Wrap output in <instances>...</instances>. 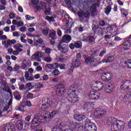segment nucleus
<instances>
[{
    "label": "nucleus",
    "mask_w": 131,
    "mask_h": 131,
    "mask_svg": "<svg viewBox=\"0 0 131 131\" xmlns=\"http://www.w3.org/2000/svg\"><path fill=\"white\" fill-rule=\"evenodd\" d=\"M40 5V6H36L35 9L37 10V11H39V10H46V3L41 2Z\"/></svg>",
    "instance_id": "obj_31"
},
{
    "label": "nucleus",
    "mask_w": 131,
    "mask_h": 131,
    "mask_svg": "<svg viewBox=\"0 0 131 131\" xmlns=\"http://www.w3.org/2000/svg\"><path fill=\"white\" fill-rule=\"evenodd\" d=\"M74 118L77 121H81V120H83V119H85V116L83 115L75 114L74 116Z\"/></svg>",
    "instance_id": "obj_23"
},
{
    "label": "nucleus",
    "mask_w": 131,
    "mask_h": 131,
    "mask_svg": "<svg viewBox=\"0 0 131 131\" xmlns=\"http://www.w3.org/2000/svg\"><path fill=\"white\" fill-rule=\"evenodd\" d=\"M60 112V110H57L53 111L51 113H49L48 115V118H53L56 115V114H58Z\"/></svg>",
    "instance_id": "obj_30"
},
{
    "label": "nucleus",
    "mask_w": 131,
    "mask_h": 131,
    "mask_svg": "<svg viewBox=\"0 0 131 131\" xmlns=\"http://www.w3.org/2000/svg\"><path fill=\"white\" fill-rule=\"evenodd\" d=\"M90 10L92 13V16H94V15L96 14V13H97V9H96V5H93L91 7Z\"/></svg>",
    "instance_id": "obj_33"
},
{
    "label": "nucleus",
    "mask_w": 131,
    "mask_h": 131,
    "mask_svg": "<svg viewBox=\"0 0 131 131\" xmlns=\"http://www.w3.org/2000/svg\"><path fill=\"white\" fill-rule=\"evenodd\" d=\"M43 80H49V76L48 75H44L43 76Z\"/></svg>",
    "instance_id": "obj_63"
},
{
    "label": "nucleus",
    "mask_w": 131,
    "mask_h": 131,
    "mask_svg": "<svg viewBox=\"0 0 131 131\" xmlns=\"http://www.w3.org/2000/svg\"><path fill=\"white\" fill-rule=\"evenodd\" d=\"M117 32L118 31V28H117V26H111L110 27L106 28V33H112V32Z\"/></svg>",
    "instance_id": "obj_15"
},
{
    "label": "nucleus",
    "mask_w": 131,
    "mask_h": 131,
    "mask_svg": "<svg viewBox=\"0 0 131 131\" xmlns=\"http://www.w3.org/2000/svg\"><path fill=\"white\" fill-rule=\"evenodd\" d=\"M83 57H84V59L85 60V62L87 64H89V63H93V62L97 63V59H96V58H95L94 57H93L92 58L88 55H84Z\"/></svg>",
    "instance_id": "obj_19"
},
{
    "label": "nucleus",
    "mask_w": 131,
    "mask_h": 131,
    "mask_svg": "<svg viewBox=\"0 0 131 131\" xmlns=\"http://www.w3.org/2000/svg\"><path fill=\"white\" fill-rule=\"evenodd\" d=\"M31 86H32V83L31 82H29L26 84V88L28 89L29 91H30V89L29 88H31Z\"/></svg>",
    "instance_id": "obj_59"
},
{
    "label": "nucleus",
    "mask_w": 131,
    "mask_h": 131,
    "mask_svg": "<svg viewBox=\"0 0 131 131\" xmlns=\"http://www.w3.org/2000/svg\"><path fill=\"white\" fill-rule=\"evenodd\" d=\"M131 89V82L129 81H126L122 82V84L121 85V90L125 91L126 90Z\"/></svg>",
    "instance_id": "obj_9"
},
{
    "label": "nucleus",
    "mask_w": 131,
    "mask_h": 131,
    "mask_svg": "<svg viewBox=\"0 0 131 131\" xmlns=\"http://www.w3.org/2000/svg\"><path fill=\"white\" fill-rule=\"evenodd\" d=\"M93 30L94 32H97L98 34V35H104V29L98 27L97 26H95L93 28Z\"/></svg>",
    "instance_id": "obj_16"
},
{
    "label": "nucleus",
    "mask_w": 131,
    "mask_h": 131,
    "mask_svg": "<svg viewBox=\"0 0 131 131\" xmlns=\"http://www.w3.org/2000/svg\"><path fill=\"white\" fill-rule=\"evenodd\" d=\"M43 61L47 63H51L52 62V57L51 56L46 57L44 58Z\"/></svg>",
    "instance_id": "obj_48"
},
{
    "label": "nucleus",
    "mask_w": 131,
    "mask_h": 131,
    "mask_svg": "<svg viewBox=\"0 0 131 131\" xmlns=\"http://www.w3.org/2000/svg\"><path fill=\"white\" fill-rule=\"evenodd\" d=\"M13 36L15 37H19L20 36V32H14L13 33Z\"/></svg>",
    "instance_id": "obj_55"
},
{
    "label": "nucleus",
    "mask_w": 131,
    "mask_h": 131,
    "mask_svg": "<svg viewBox=\"0 0 131 131\" xmlns=\"http://www.w3.org/2000/svg\"><path fill=\"white\" fill-rule=\"evenodd\" d=\"M49 36L53 40H55V39H57V35L56 34V31H55V30H52L50 31Z\"/></svg>",
    "instance_id": "obj_29"
},
{
    "label": "nucleus",
    "mask_w": 131,
    "mask_h": 131,
    "mask_svg": "<svg viewBox=\"0 0 131 131\" xmlns=\"http://www.w3.org/2000/svg\"><path fill=\"white\" fill-rule=\"evenodd\" d=\"M122 15H123L124 17H126L127 15H128V12L124 8H122L120 10Z\"/></svg>",
    "instance_id": "obj_40"
},
{
    "label": "nucleus",
    "mask_w": 131,
    "mask_h": 131,
    "mask_svg": "<svg viewBox=\"0 0 131 131\" xmlns=\"http://www.w3.org/2000/svg\"><path fill=\"white\" fill-rule=\"evenodd\" d=\"M101 79L104 81H108V80L112 79V76L110 73L105 72L102 75Z\"/></svg>",
    "instance_id": "obj_13"
},
{
    "label": "nucleus",
    "mask_w": 131,
    "mask_h": 131,
    "mask_svg": "<svg viewBox=\"0 0 131 131\" xmlns=\"http://www.w3.org/2000/svg\"><path fill=\"white\" fill-rule=\"evenodd\" d=\"M19 69H20V67L18 65H15L13 68L14 71H18Z\"/></svg>",
    "instance_id": "obj_60"
},
{
    "label": "nucleus",
    "mask_w": 131,
    "mask_h": 131,
    "mask_svg": "<svg viewBox=\"0 0 131 131\" xmlns=\"http://www.w3.org/2000/svg\"><path fill=\"white\" fill-rule=\"evenodd\" d=\"M57 49L62 54H66L68 52V45L63 43L60 41L57 46Z\"/></svg>",
    "instance_id": "obj_5"
},
{
    "label": "nucleus",
    "mask_w": 131,
    "mask_h": 131,
    "mask_svg": "<svg viewBox=\"0 0 131 131\" xmlns=\"http://www.w3.org/2000/svg\"><path fill=\"white\" fill-rule=\"evenodd\" d=\"M130 96H131V92L130 91H129L128 93L124 96L123 99H124L125 100H127L128 98L130 97Z\"/></svg>",
    "instance_id": "obj_53"
},
{
    "label": "nucleus",
    "mask_w": 131,
    "mask_h": 131,
    "mask_svg": "<svg viewBox=\"0 0 131 131\" xmlns=\"http://www.w3.org/2000/svg\"><path fill=\"white\" fill-rule=\"evenodd\" d=\"M14 49L15 50H16V51H18V52H21L23 51V46L21 43H17L14 46Z\"/></svg>",
    "instance_id": "obj_28"
},
{
    "label": "nucleus",
    "mask_w": 131,
    "mask_h": 131,
    "mask_svg": "<svg viewBox=\"0 0 131 131\" xmlns=\"http://www.w3.org/2000/svg\"><path fill=\"white\" fill-rule=\"evenodd\" d=\"M57 34L58 36H62V31L60 29H58L57 30Z\"/></svg>",
    "instance_id": "obj_64"
},
{
    "label": "nucleus",
    "mask_w": 131,
    "mask_h": 131,
    "mask_svg": "<svg viewBox=\"0 0 131 131\" xmlns=\"http://www.w3.org/2000/svg\"><path fill=\"white\" fill-rule=\"evenodd\" d=\"M64 94V85H59L56 90V95L59 97H62Z\"/></svg>",
    "instance_id": "obj_14"
},
{
    "label": "nucleus",
    "mask_w": 131,
    "mask_h": 131,
    "mask_svg": "<svg viewBox=\"0 0 131 131\" xmlns=\"http://www.w3.org/2000/svg\"><path fill=\"white\" fill-rule=\"evenodd\" d=\"M96 89L97 91H102L103 90V88H104V85L103 83L100 81H96L95 82Z\"/></svg>",
    "instance_id": "obj_26"
},
{
    "label": "nucleus",
    "mask_w": 131,
    "mask_h": 131,
    "mask_svg": "<svg viewBox=\"0 0 131 131\" xmlns=\"http://www.w3.org/2000/svg\"><path fill=\"white\" fill-rule=\"evenodd\" d=\"M104 88L106 93H107L108 94L112 93V92H113V90H114V86L112 84H106L104 86Z\"/></svg>",
    "instance_id": "obj_18"
},
{
    "label": "nucleus",
    "mask_w": 131,
    "mask_h": 131,
    "mask_svg": "<svg viewBox=\"0 0 131 131\" xmlns=\"http://www.w3.org/2000/svg\"><path fill=\"white\" fill-rule=\"evenodd\" d=\"M26 80H28L29 81H33V80H34V78H33V77H31L30 76H29L27 79H26Z\"/></svg>",
    "instance_id": "obj_61"
},
{
    "label": "nucleus",
    "mask_w": 131,
    "mask_h": 131,
    "mask_svg": "<svg viewBox=\"0 0 131 131\" xmlns=\"http://www.w3.org/2000/svg\"><path fill=\"white\" fill-rule=\"evenodd\" d=\"M27 99H32L33 98V94L29 93L27 95Z\"/></svg>",
    "instance_id": "obj_58"
},
{
    "label": "nucleus",
    "mask_w": 131,
    "mask_h": 131,
    "mask_svg": "<svg viewBox=\"0 0 131 131\" xmlns=\"http://www.w3.org/2000/svg\"><path fill=\"white\" fill-rule=\"evenodd\" d=\"M25 18L26 20H33V19H35V17H34V16H31L29 15H26L25 16Z\"/></svg>",
    "instance_id": "obj_49"
},
{
    "label": "nucleus",
    "mask_w": 131,
    "mask_h": 131,
    "mask_svg": "<svg viewBox=\"0 0 131 131\" xmlns=\"http://www.w3.org/2000/svg\"><path fill=\"white\" fill-rule=\"evenodd\" d=\"M34 86H35L36 89H42V88H43V84L40 82H37L35 84Z\"/></svg>",
    "instance_id": "obj_41"
},
{
    "label": "nucleus",
    "mask_w": 131,
    "mask_h": 131,
    "mask_svg": "<svg viewBox=\"0 0 131 131\" xmlns=\"http://www.w3.org/2000/svg\"><path fill=\"white\" fill-rule=\"evenodd\" d=\"M115 60V56H112L107 58V59H103L101 61V63H111V62H113Z\"/></svg>",
    "instance_id": "obj_25"
},
{
    "label": "nucleus",
    "mask_w": 131,
    "mask_h": 131,
    "mask_svg": "<svg viewBox=\"0 0 131 131\" xmlns=\"http://www.w3.org/2000/svg\"><path fill=\"white\" fill-rule=\"evenodd\" d=\"M4 131H15V128L10 125H7L5 126Z\"/></svg>",
    "instance_id": "obj_38"
},
{
    "label": "nucleus",
    "mask_w": 131,
    "mask_h": 131,
    "mask_svg": "<svg viewBox=\"0 0 131 131\" xmlns=\"http://www.w3.org/2000/svg\"><path fill=\"white\" fill-rule=\"evenodd\" d=\"M77 15L81 20H83L85 18H88L89 17H91V13L90 12L82 10L78 11Z\"/></svg>",
    "instance_id": "obj_7"
},
{
    "label": "nucleus",
    "mask_w": 131,
    "mask_h": 131,
    "mask_svg": "<svg viewBox=\"0 0 131 131\" xmlns=\"http://www.w3.org/2000/svg\"><path fill=\"white\" fill-rule=\"evenodd\" d=\"M100 93L99 92H95L94 91H91L88 93V95L89 96L91 99L93 100H95V101H97L100 98Z\"/></svg>",
    "instance_id": "obj_10"
},
{
    "label": "nucleus",
    "mask_w": 131,
    "mask_h": 131,
    "mask_svg": "<svg viewBox=\"0 0 131 131\" xmlns=\"http://www.w3.org/2000/svg\"><path fill=\"white\" fill-rule=\"evenodd\" d=\"M42 33L44 35H48V34H49V29H46L43 30L42 31Z\"/></svg>",
    "instance_id": "obj_54"
},
{
    "label": "nucleus",
    "mask_w": 131,
    "mask_h": 131,
    "mask_svg": "<svg viewBox=\"0 0 131 131\" xmlns=\"http://www.w3.org/2000/svg\"><path fill=\"white\" fill-rule=\"evenodd\" d=\"M14 96L16 99V100H21V93H19L18 91H15L14 93Z\"/></svg>",
    "instance_id": "obj_37"
},
{
    "label": "nucleus",
    "mask_w": 131,
    "mask_h": 131,
    "mask_svg": "<svg viewBox=\"0 0 131 131\" xmlns=\"http://www.w3.org/2000/svg\"><path fill=\"white\" fill-rule=\"evenodd\" d=\"M104 54H106V49H104L102 51L100 52V53L99 54V56L103 57Z\"/></svg>",
    "instance_id": "obj_56"
},
{
    "label": "nucleus",
    "mask_w": 131,
    "mask_h": 131,
    "mask_svg": "<svg viewBox=\"0 0 131 131\" xmlns=\"http://www.w3.org/2000/svg\"><path fill=\"white\" fill-rule=\"evenodd\" d=\"M57 104H58V99H53V100L47 98L42 99L39 106L40 109H42V111L36 113L35 116V118L40 120L39 122H48L49 112L47 110H49L50 107H52V108L56 107Z\"/></svg>",
    "instance_id": "obj_1"
},
{
    "label": "nucleus",
    "mask_w": 131,
    "mask_h": 131,
    "mask_svg": "<svg viewBox=\"0 0 131 131\" xmlns=\"http://www.w3.org/2000/svg\"><path fill=\"white\" fill-rule=\"evenodd\" d=\"M81 63L78 58H74L73 60L72 66L73 67H80Z\"/></svg>",
    "instance_id": "obj_21"
},
{
    "label": "nucleus",
    "mask_w": 131,
    "mask_h": 131,
    "mask_svg": "<svg viewBox=\"0 0 131 131\" xmlns=\"http://www.w3.org/2000/svg\"><path fill=\"white\" fill-rule=\"evenodd\" d=\"M76 49H81V43L80 42H76L75 43Z\"/></svg>",
    "instance_id": "obj_51"
},
{
    "label": "nucleus",
    "mask_w": 131,
    "mask_h": 131,
    "mask_svg": "<svg viewBox=\"0 0 131 131\" xmlns=\"http://www.w3.org/2000/svg\"><path fill=\"white\" fill-rule=\"evenodd\" d=\"M45 19L49 22H55V19L53 17L46 16Z\"/></svg>",
    "instance_id": "obj_45"
},
{
    "label": "nucleus",
    "mask_w": 131,
    "mask_h": 131,
    "mask_svg": "<svg viewBox=\"0 0 131 131\" xmlns=\"http://www.w3.org/2000/svg\"><path fill=\"white\" fill-rule=\"evenodd\" d=\"M116 35H117V33H116L115 35L110 34V35H106L104 36V39L105 40H108V39H110L112 38V37H114Z\"/></svg>",
    "instance_id": "obj_39"
},
{
    "label": "nucleus",
    "mask_w": 131,
    "mask_h": 131,
    "mask_svg": "<svg viewBox=\"0 0 131 131\" xmlns=\"http://www.w3.org/2000/svg\"><path fill=\"white\" fill-rule=\"evenodd\" d=\"M84 129L85 131H96V125L90 120H86L85 122Z\"/></svg>",
    "instance_id": "obj_4"
},
{
    "label": "nucleus",
    "mask_w": 131,
    "mask_h": 131,
    "mask_svg": "<svg viewBox=\"0 0 131 131\" xmlns=\"http://www.w3.org/2000/svg\"><path fill=\"white\" fill-rule=\"evenodd\" d=\"M20 67V69H23V70H27V69H28L27 65H26V64H25L24 62L21 64Z\"/></svg>",
    "instance_id": "obj_42"
},
{
    "label": "nucleus",
    "mask_w": 131,
    "mask_h": 131,
    "mask_svg": "<svg viewBox=\"0 0 131 131\" xmlns=\"http://www.w3.org/2000/svg\"><path fill=\"white\" fill-rule=\"evenodd\" d=\"M16 127L21 130L27 129V127L26 126V124H25V121H18L16 123Z\"/></svg>",
    "instance_id": "obj_12"
},
{
    "label": "nucleus",
    "mask_w": 131,
    "mask_h": 131,
    "mask_svg": "<svg viewBox=\"0 0 131 131\" xmlns=\"http://www.w3.org/2000/svg\"><path fill=\"white\" fill-rule=\"evenodd\" d=\"M42 51H45L46 54L50 55L51 54V52H52V49L46 47V46H43L42 47Z\"/></svg>",
    "instance_id": "obj_36"
},
{
    "label": "nucleus",
    "mask_w": 131,
    "mask_h": 131,
    "mask_svg": "<svg viewBox=\"0 0 131 131\" xmlns=\"http://www.w3.org/2000/svg\"><path fill=\"white\" fill-rule=\"evenodd\" d=\"M125 66H127V68H129V69H131V59L123 63V67H125Z\"/></svg>",
    "instance_id": "obj_34"
},
{
    "label": "nucleus",
    "mask_w": 131,
    "mask_h": 131,
    "mask_svg": "<svg viewBox=\"0 0 131 131\" xmlns=\"http://www.w3.org/2000/svg\"><path fill=\"white\" fill-rule=\"evenodd\" d=\"M96 118L97 119H101V118H103V117L105 116V115L107 114V112L104 111V110L101 108L98 107L96 109Z\"/></svg>",
    "instance_id": "obj_8"
},
{
    "label": "nucleus",
    "mask_w": 131,
    "mask_h": 131,
    "mask_svg": "<svg viewBox=\"0 0 131 131\" xmlns=\"http://www.w3.org/2000/svg\"><path fill=\"white\" fill-rule=\"evenodd\" d=\"M120 48L122 51H127L130 48V42L128 40L124 41L123 44L119 46Z\"/></svg>",
    "instance_id": "obj_11"
},
{
    "label": "nucleus",
    "mask_w": 131,
    "mask_h": 131,
    "mask_svg": "<svg viewBox=\"0 0 131 131\" xmlns=\"http://www.w3.org/2000/svg\"><path fill=\"white\" fill-rule=\"evenodd\" d=\"M99 25H100V26L104 27L106 26V24L104 20H101L99 21Z\"/></svg>",
    "instance_id": "obj_62"
},
{
    "label": "nucleus",
    "mask_w": 131,
    "mask_h": 131,
    "mask_svg": "<svg viewBox=\"0 0 131 131\" xmlns=\"http://www.w3.org/2000/svg\"><path fill=\"white\" fill-rule=\"evenodd\" d=\"M8 40V43L9 44L10 46H12V45H15V43L17 42V41L15 39Z\"/></svg>",
    "instance_id": "obj_50"
},
{
    "label": "nucleus",
    "mask_w": 131,
    "mask_h": 131,
    "mask_svg": "<svg viewBox=\"0 0 131 131\" xmlns=\"http://www.w3.org/2000/svg\"><path fill=\"white\" fill-rule=\"evenodd\" d=\"M107 122L110 123V124H111V126H112L113 124H116V123H117L118 121H117V119L115 118L114 117H111L108 119Z\"/></svg>",
    "instance_id": "obj_24"
},
{
    "label": "nucleus",
    "mask_w": 131,
    "mask_h": 131,
    "mask_svg": "<svg viewBox=\"0 0 131 131\" xmlns=\"http://www.w3.org/2000/svg\"><path fill=\"white\" fill-rule=\"evenodd\" d=\"M82 90L79 88L72 86L68 90V100L71 103H76L79 100L78 93H81Z\"/></svg>",
    "instance_id": "obj_2"
},
{
    "label": "nucleus",
    "mask_w": 131,
    "mask_h": 131,
    "mask_svg": "<svg viewBox=\"0 0 131 131\" xmlns=\"http://www.w3.org/2000/svg\"><path fill=\"white\" fill-rule=\"evenodd\" d=\"M96 40V34H89L87 41L88 42H94Z\"/></svg>",
    "instance_id": "obj_22"
},
{
    "label": "nucleus",
    "mask_w": 131,
    "mask_h": 131,
    "mask_svg": "<svg viewBox=\"0 0 131 131\" xmlns=\"http://www.w3.org/2000/svg\"><path fill=\"white\" fill-rule=\"evenodd\" d=\"M75 128H76V129H77L78 131H81L82 130V129H83V126L77 125L75 126Z\"/></svg>",
    "instance_id": "obj_57"
},
{
    "label": "nucleus",
    "mask_w": 131,
    "mask_h": 131,
    "mask_svg": "<svg viewBox=\"0 0 131 131\" xmlns=\"http://www.w3.org/2000/svg\"><path fill=\"white\" fill-rule=\"evenodd\" d=\"M39 121H40V120H38L37 118L34 117L33 120L31 121V123L32 124H37Z\"/></svg>",
    "instance_id": "obj_47"
},
{
    "label": "nucleus",
    "mask_w": 131,
    "mask_h": 131,
    "mask_svg": "<svg viewBox=\"0 0 131 131\" xmlns=\"http://www.w3.org/2000/svg\"><path fill=\"white\" fill-rule=\"evenodd\" d=\"M72 39V38L71 37V36L66 34L62 36V42H65L66 43H69Z\"/></svg>",
    "instance_id": "obj_20"
},
{
    "label": "nucleus",
    "mask_w": 131,
    "mask_h": 131,
    "mask_svg": "<svg viewBox=\"0 0 131 131\" xmlns=\"http://www.w3.org/2000/svg\"><path fill=\"white\" fill-rule=\"evenodd\" d=\"M110 12H111V6H108L105 9V13L106 15H109Z\"/></svg>",
    "instance_id": "obj_44"
},
{
    "label": "nucleus",
    "mask_w": 131,
    "mask_h": 131,
    "mask_svg": "<svg viewBox=\"0 0 131 131\" xmlns=\"http://www.w3.org/2000/svg\"><path fill=\"white\" fill-rule=\"evenodd\" d=\"M125 128V122L118 120L116 124H113L111 126L112 131H123Z\"/></svg>",
    "instance_id": "obj_3"
},
{
    "label": "nucleus",
    "mask_w": 131,
    "mask_h": 131,
    "mask_svg": "<svg viewBox=\"0 0 131 131\" xmlns=\"http://www.w3.org/2000/svg\"><path fill=\"white\" fill-rule=\"evenodd\" d=\"M27 35L30 37V36L34 37V40L35 42L36 41V42H37V43H39L40 45H42V43H43V40H42V39H41V38H40L39 36H34V35H32L31 34H27Z\"/></svg>",
    "instance_id": "obj_17"
},
{
    "label": "nucleus",
    "mask_w": 131,
    "mask_h": 131,
    "mask_svg": "<svg viewBox=\"0 0 131 131\" xmlns=\"http://www.w3.org/2000/svg\"><path fill=\"white\" fill-rule=\"evenodd\" d=\"M8 16L10 19H15V18H16V14L13 12L9 13V14Z\"/></svg>",
    "instance_id": "obj_46"
},
{
    "label": "nucleus",
    "mask_w": 131,
    "mask_h": 131,
    "mask_svg": "<svg viewBox=\"0 0 131 131\" xmlns=\"http://www.w3.org/2000/svg\"><path fill=\"white\" fill-rule=\"evenodd\" d=\"M59 74H60V71L57 69H56L52 72V75H53V76H58Z\"/></svg>",
    "instance_id": "obj_43"
},
{
    "label": "nucleus",
    "mask_w": 131,
    "mask_h": 131,
    "mask_svg": "<svg viewBox=\"0 0 131 131\" xmlns=\"http://www.w3.org/2000/svg\"><path fill=\"white\" fill-rule=\"evenodd\" d=\"M94 106H95L94 102H88L85 104V107L88 109H92V108H93Z\"/></svg>",
    "instance_id": "obj_35"
},
{
    "label": "nucleus",
    "mask_w": 131,
    "mask_h": 131,
    "mask_svg": "<svg viewBox=\"0 0 131 131\" xmlns=\"http://www.w3.org/2000/svg\"><path fill=\"white\" fill-rule=\"evenodd\" d=\"M42 57V52L41 51H37L35 52L31 57L32 61H36L37 62H41V59L40 58Z\"/></svg>",
    "instance_id": "obj_6"
},
{
    "label": "nucleus",
    "mask_w": 131,
    "mask_h": 131,
    "mask_svg": "<svg viewBox=\"0 0 131 131\" xmlns=\"http://www.w3.org/2000/svg\"><path fill=\"white\" fill-rule=\"evenodd\" d=\"M24 23L22 21H17V24L16 25L17 27H21L22 26H24Z\"/></svg>",
    "instance_id": "obj_52"
},
{
    "label": "nucleus",
    "mask_w": 131,
    "mask_h": 131,
    "mask_svg": "<svg viewBox=\"0 0 131 131\" xmlns=\"http://www.w3.org/2000/svg\"><path fill=\"white\" fill-rule=\"evenodd\" d=\"M89 37V34L83 33L80 36L81 40H83V41H88V38Z\"/></svg>",
    "instance_id": "obj_32"
},
{
    "label": "nucleus",
    "mask_w": 131,
    "mask_h": 131,
    "mask_svg": "<svg viewBox=\"0 0 131 131\" xmlns=\"http://www.w3.org/2000/svg\"><path fill=\"white\" fill-rule=\"evenodd\" d=\"M47 66L49 69H50V70H52V69H56V68H58L59 67V64L57 63H54L53 64L49 63L48 64Z\"/></svg>",
    "instance_id": "obj_27"
}]
</instances>
